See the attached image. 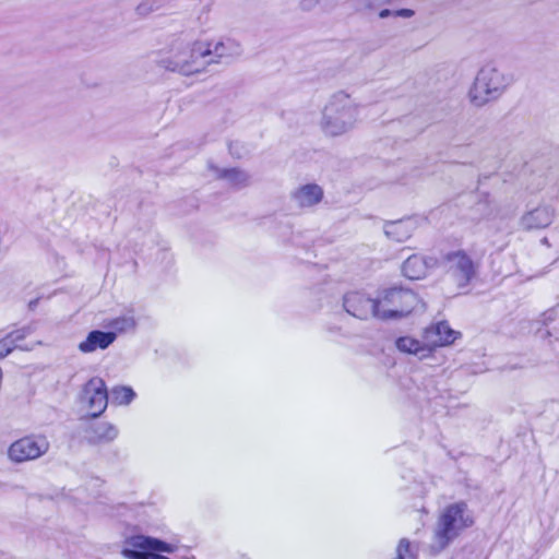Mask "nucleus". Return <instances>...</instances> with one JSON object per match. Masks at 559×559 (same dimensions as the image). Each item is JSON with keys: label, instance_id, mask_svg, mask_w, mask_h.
<instances>
[{"label": "nucleus", "instance_id": "nucleus-1", "mask_svg": "<svg viewBox=\"0 0 559 559\" xmlns=\"http://www.w3.org/2000/svg\"><path fill=\"white\" fill-rule=\"evenodd\" d=\"M360 106L349 94L334 93L322 109L319 122L324 135L336 138L350 132L357 124Z\"/></svg>", "mask_w": 559, "mask_h": 559}, {"label": "nucleus", "instance_id": "nucleus-2", "mask_svg": "<svg viewBox=\"0 0 559 559\" xmlns=\"http://www.w3.org/2000/svg\"><path fill=\"white\" fill-rule=\"evenodd\" d=\"M514 83L513 74L496 64L488 63L479 69L468 91L473 106L484 107L498 100Z\"/></svg>", "mask_w": 559, "mask_h": 559}, {"label": "nucleus", "instance_id": "nucleus-3", "mask_svg": "<svg viewBox=\"0 0 559 559\" xmlns=\"http://www.w3.org/2000/svg\"><path fill=\"white\" fill-rule=\"evenodd\" d=\"M209 49L204 41H194L170 51L166 57L159 60V66L165 70L178 72L182 75H192L203 71L211 60L206 59Z\"/></svg>", "mask_w": 559, "mask_h": 559}, {"label": "nucleus", "instance_id": "nucleus-4", "mask_svg": "<svg viewBox=\"0 0 559 559\" xmlns=\"http://www.w3.org/2000/svg\"><path fill=\"white\" fill-rule=\"evenodd\" d=\"M377 299L381 320L401 318L425 309V304L417 294L403 287L383 289Z\"/></svg>", "mask_w": 559, "mask_h": 559}, {"label": "nucleus", "instance_id": "nucleus-5", "mask_svg": "<svg viewBox=\"0 0 559 559\" xmlns=\"http://www.w3.org/2000/svg\"><path fill=\"white\" fill-rule=\"evenodd\" d=\"M473 515L465 502L460 501L449 504L439 516L436 539L440 549L445 548L459 534L472 526Z\"/></svg>", "mask_w": 559, "mask_h": 559}, {"label": "nucleus", "instance_id": "nucleus-6", "mask_svg": "<svg viewBox=\"0 0 559 559\" xmlns=\"http://www.w3.org/2000/svg\"><path fill=\"white\" fill-rule=\"evenodd\" d=\"M442 265L447 276L453 282L455 287L463 290L477 278L481 260L463 249H457L443 255Z\"/></svg>", "mask_w": 559, "mask_h": 559}, {"label": "nucleus", "instance_id": "nucleus-7", "mask_svg": "<svg viewBox=\"0 0 559 559\" xmlns=\"http://www.w3.org/2000/svg\"><path fill=\"white\" fill-rule=\"evenodd\" d=\"M130 545L132 548L123 550L130 559H170L160 552L173 554L176 550L173 544L143 535L132 537Z\"/></svg>", "mask_w": 559, "mask_h": 559}, {"label": "nucleus", "instance_id": "nucleus-8", "mask_svg": "<svg viewBox=\"0 0 559 559\" xmlns=\"http://www.w3.org/2000/svg\"><path fill=\"white\" fill-rule=\"evenodd\" d=\"M109 393L105 381L102 378L94 377L84 385L80 394V403L88 412V416L96 418L107 408Z\"/></svg>", "mask_w": 559, "mask_h": 559}, {"label": "nucleus", "instance_id": "nucleus-9", "mask_svg": "<svg viewBox=\"0 0 559 559\" xmlns=\"http://www.w3.org/2000/svg\"><path fill=\"white\" fill-rule=\"evenodd\" d=\"M50 443L45 436H27L14 441L8 451L11 461L22 463L36 460L48 452Z\"/></svg>", "mask_w": 559, "mask_h": 559}, {"label": "nucleus", "instance_id": "nucleus-10", "mask_svg": "<svg viewBox=\"0 0 559 559\" xmlns=\"http://www.w3.org/2000/svg\"><path fill=\"white\" fill-rule=\"evenodd\" d=\"M343 306L347 313L367 320L370 317L380 319L378 299L369 297L366 293L355 290L344 295Z\"/></svg>", "mask_w": 559, "mask_h": 559}, {"label": "nucleus", "instance_id": "nucleus-11", "mask_svg": "<svg viewBox=\"0 0 559 559\" xmlns=\"http://www.w3.org/2000/svg\"><path fill=\"white\" fill-rule=\"evenodd\" d=\"M556 216L557 210L554 205L539 204L522 215L520 225L525 230L544 229L552 224Z\"/></svg>", "mask_w": 559, "mask_h": 559}, {"label": "nucleus", "instance_id": "nucleus-12", "mask_svg": "<svg viewBox=\"0 0 559 559\" xmlns=\"http://www.w3.org/2000/svg\"><path fill=\"white\" fill-rule=\"evenodd\" d=\"M459 335L460 333L452 330L448 322L441 321L425 330L424 340L432 350L436 347L452 344Z\"/></svg>", "mask_w": 559, "mask_h": 559}, {"label": "nucleus", "instance_id": "nucleus-13", "mask_svg": "<svg viewBox=\"0 0 559 559\" xmlns=\"http://www.w3.org/2000/svg\"><path fill=\"white\" fill-rule=\"evenodd\" d=\"M323 195V189L319 185L306 183L292 191L290 200L298 209H310L319 204Z\"/></svg>", "mask_w": 559, "mask_h": 559}, {"label": "nucleus", "instance_id": "nucleus-14", "mask_svg": "<svg viewBox=\"0 0 559 559\" xmlns=\"http://www.w3.org/2000/svg\"><path fill=\"white\" fill-rule=\"evenodd\" d=\"M204 43L206 44V48L209 49L206 59L211 60V63L225 62L241 53L240 45L236 40L230 38L218 40L214 44L207 41Z\"/></svg>", "mask_w": 559, "mask_h": 559}, {"label": "nucleus", "instance_id": "nucleus-15", "mask_svg": "<svg viewBox=\"0 0 559 559\" xmlns=\"http://www.w3.org/2000/svg\"><path fill=\"white\" fill-rule=\"evenodd\" d=\"M116 340L115 332H105L100 330L91 331L86 338L79 344L82 353H93L96 349L108 348Z\"/></svg>", "mask_w": 559, "mask_h": 559}, {"label": "nucleus", "instance_id": "nucleus-16", "mask_svg": "<svg viewBox=\"0 0 559 559\" xmlns=\"http://www.w3.org/2000/svg\"><path fill=\"white\" fill-rule=\"evenodd\" d=\"M416 221L414 218H404L388 222L384 225V234L397 242L407 240L416 229Z\"/></svg>", "mask_w": 559, "mask_h": 559}, {"label": "nucleus", "instance_id": "nucleus-17", "mask_svg": "<svg viewBox=\"0 0 559 559\" xmlns=\"http://www.w3.org/2000/svg\"><path fill=\"white\" fill-rule=\"evenodd\" d=\"M119 430L116 426L107 421L93 424L86 431V438L90 443H107L118 437Z\"/></svg>", "mask_w": 559, "mask_h": 559}, {"label": "nucleus", "instance_id": "nucleus-18", "mask_svg": "<svg viewBox=\"0 0 559 559\" xmlns=\"http://www.w3.org/2000/svg\"><path fill=\"white\" fill-rule=\"evenodd\" d=\"M31 332V328L26 326L21 330L13 331L0 338V358L9 355L14 348H21L23 350H29L31 347L23 346L20 344L22 340Z\"/></svg>", "mask_w": 559, "mask_h": 559}, {"label": "nucleus", "instance_id": "nucleus-19", "mask_svg": "<svg viewBox=\"0 0 559 559\" xmlns=\"http://www.w3.org/2000/svg\"><path fill=\"white\" fill-rule=\"evenodd\" d=\"M430 261L421 255L413 254L403 263V274L409 280H419L426 275L431 265Z\"/></svg>", "mask_w": 559, "mask_h": 559}, {"label": "nucleus", "instance_id": "nucleus-20", "mask_svg": "<svg viewBox=\"0 0 559 559\" xmlns=\"http://www.w3.org/2000/svg\"><path fill=\"white\" fill-rule=\"evenodd\" d=\"M395 344L399 350L407 354H414L419 358L428 357L431 353V349L425 340L421 343L416 338L402 336L396 340Z\"/></svg>", "mask_w": 559, "mask_h": 559}, {"label": "nucleus", "instance_id": "nucleus-21", "mask_svg": "<svg viewBox=\"0 0 559 559\" xmlns=\"http://www.w3.org/2000/svg\"><path fill=\"white\" fill-rule=\"evenodd\" d=\"M107 328L111 329V332L117 333H126L130 331H134L136 328V320L132 313L129 311L122 316H119L112 320H110L107 324Z\"/></svg>", "mask_w": 559, "mask_h": 559}, {"label": "nucleus", "instance_id": "nucleus-22", "mask_svg": "<svg viewBox=\"0 0 559 559\" xmlns=\"http://www.w3.org/2000/svg\"><path fill=\"white\" fill-rule=\"evenodd\" d=\"M219 178L225 179L230 186L235 188L247 187L250 182V176L245 170L238 168L221 170Z\"/></svg>", "mask_w": 559, "mask_h": 559}, {"label": "nucleus", "instance_id": "nucleus-23", "mask_svg": "<svg viewBox=\"0 0 559 559\" xmlns=\"http://www.w3.org/2000/svg\"><path fill=\"white\" fill-rule=\"evenodd\" d=\"M108 393L111 403L116 405H129L136 396L133 389L126 385H116Z\"/></svg>", "mask_w": 559, "mask_h": 559}, {"label": "nucleus", "instance_id": "nucleus-24", "mask_svg": "<svg viewBox=\"0 0 559 559\" xmlns=\"http://www.w3.org/2000/svg\"><path fill=\"white\" fill-rule=\"evenodd\" d=\"M555 179L551 173H534L531 176L527 188L531 192H538L547 187Z\"/></svg>", "mask_w": 559, "mask_h": 559}, {"label": "nucleus", "instance_id": "nucleus-25", "mask_svg": "<svg viewBox=\"0 0 559 559\" xmlns=\"http://www.w3.org/2000/svg\"><path fill=\"white\" fill-rule=\"evenodd\" d=\"M556 316H557V311H556V309H549V310H547L546 312H544V313L542 314V318H543V324H544L545 326H548V325H549V323H550V322H552V321L555 320ZM538 333H539L540 337H548V336H549V337H555L556 340H558V338H559V333H557V332L555 331V328H554V329H549V328H547V329H546V330H544V331H543V330H539V331H538Z\"/></svg>", "mask_w": 559, "mask_h": 559}, {"label": "nucleus", "instance_id": "nucleus-26", "mask_svg": "<svg viewBox=\"0 0 559 559\" xmlns=\"http://www.w3.org/2000/svg\"><path fill=\"white\" fill-rule=\"evenodd\" d=\"M396 552L397 559H416L415 554L411 549V544L406 538L400 540Z\"/></svg>", "mask_w": 559, "mask_h": 559}, {"label": "nucleus", "instance_id": "nucleus-27", "mask_svg": "<svg viewBox=\"0 0 559 559\" xmlns=\"http://www.w3.org/2000/svg\"><path fill=\"white\" fill-rule=\"evenodd\" d=\"M355 5L359 11H371L379 7L374 0H355Z\"/></svg>", "mask_w": 559, "mask_h": 559}, {"label": "nucleus", "instance_id": "nucleus-28", "mask_svg": "<svg viewBox=\"0 0 559 559\" xmlns=\"http://www.w3.org/2000/svg\"><path fill=\"white\" fill-rule=\"evenodd\" d=\"M320 2L321 0H300V8L304 11H310L313 8H316Z\"/></svg>", "mask_w": 559, "mask_h": 559}, {"label": "nucleus", "instance_id": "nucleus-29", "mask_svg": "<svg viewBox=\"0 0 559 559\" xmlns=\"http://www.w3.org/2000/svg\"><path fill=\"white\" fill-rule=\"evenodd\" d=\"M393 14H394V17L409 19L415 14V12L411 9H399V10H394Z\"/></svg>", "mask_w": 559, "mask_h": 559}, {"label": "nucleus", "instance_id": "nucleus-30", "mask_svg": "<svg viewBox=\"0 0 559 559\" xmlns=\"http://www.w3.org/2000/svg\"><path fill=\"white\" fill-rule=\"evenodd\" d=\"M394 11L392 10H389V9H383L379 12V17L380 19H386V17H390V16H394Z\"/></svg>", "mask_w": 559, "mask_h": 559}, {"label": "nucleus", "instance_id": "nucleus-31", "mask_svg": "<svg viewBox=\"0 0 559 559\" xmlns=\"http://www.w3.org/2000/svg\"><path fill=\"white\" fill-rule=\"evenodd\" d=\"M374 1H376V2L379 4V7H380V5H382V4H388V3L392 2L393 0H374Z\"/></svg>", "mask_w": 559, "mask_h": 559}, {"label": "nucleus", "instance_id": "nucleus-32", "mask_svg": "<svg viewBox=\"0 0 559 559\" xmlns=\"http://www.w3.org/2000/svg\"><path fill=\"white\" fill-rule=\"evenodd\" d=\"M542 243L546 245V246H549V241H548V238L544 237L542 239Z\"/></svg>", "mask_w": 559, "mask_h": 559}, {"label": "nucleus", "instance_id": "nucleus-33", "mask_svg": "<svg viewBox=\"0 0 559 559\" xmlns=\"http://www.w3.org/2000/svg\"><path fill=\"white\" fill-rule=\"evenodd\" d=\"M238 559H250L247 555H239Z\"/></svg>", "mask_w": 559, "mask_h": 559}]
</instances>
